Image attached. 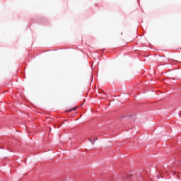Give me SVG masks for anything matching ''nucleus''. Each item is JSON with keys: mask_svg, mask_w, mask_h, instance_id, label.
Listing matches in <instances>:
<instances>
[{"mask_svg": "<svg viewBox=\"0 0 181 181\" xmlns=\"http://www.w3.org/2000/svg\"><path fill=\"white\" fill-rule=\"evenodd\" d=\"M98 139L95 137V136H92L90 138L88 139V141L90 142V144L94 145L95 141H97Z\"/></svg>", "mask_w": 181, "mask_h": 181, "instance_id": "f257e3e1", "label": "nucleus"}, {"mask_svg": "<svg viewBox=\"0 0 181 181\" xmlns=\"http://www.w3.org/2000/svg\"><path fill=\"white\" fill-rule=\"evenodd\" d=\"M76 110H77V107L72 108L68 111H69V112H71V111H76Z\"/></svg>", "mask_w": 181, "mask_h": 181, "instance_id": "7ed1b4c3", "label": "nucleus"}, {"mask_svg": "<svg viewBox=\"0 0 181 181\" xmlns=\"http://www.w3.org/2000/svg\"><path fill=\"white\" fill-rule=\"evenodd\" d=\"M160 177H159V175H157V179H159Z\"/></svg>", "mask_w": 181, "mask_h": 181, "instance_id": "20e7f679", "label": "nucleus"}, {"mask_svg": "<svg viewBox=\"0 0 181 181\" xmlns=\"http://www.w3.org/2000/svg\"><path fill=\"white\" fill-rule=\"evenodd\" d=\"M129 177H131V176H129V175H126V176H124V177H123V179H124V181H128V180H129Z\"/></svg>", "mask_w": 181, "mask_h": 181, "instance_id": "f03ea898", "label": "nucleus"}]
</instances>
